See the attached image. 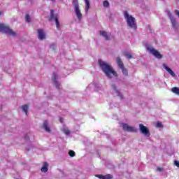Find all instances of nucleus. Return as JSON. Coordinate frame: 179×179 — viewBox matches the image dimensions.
<instances>
[{
  "mask_svg": "<svg viewBox=\"0 0 179 179\" xmlns=\"http://www.w3.org/2000/svg\"><path fill=\"white\" fill-rule=\"evenodd\" d=\"M99 64L100 65V68L102 69L103 72L105 73V75L107 76V78H109V79H111V78H117V72L114 71L113 66L107 64V62L102 61L101 59L99 60Z\"/></svg>",
  "mask_w": 179,
  "mask_h": 179,
  "instance_id": "nucleus-1",
  "label": "nucleus"
},
{
  "mask_svg": "<svg viewBox=\"0 0 179 179\" xmlns=\"http://www.w3.org/2000/svg\"><path fill=\"white\" fill-rule=\"evenodd\" d=\"M124 17L127 22L128 27L133 29V30H136V20L132 15L128 13V11L124 12Z\"/></svg>",
  "mask_w": 179,
  "mask_h": 179,
  "instance_id": "nucleus-2",
  "label": "nucleus"
},
{
  "mask_svg": "<svg viewBox=\"0 0 179 179\" xmlns=\"http://www.w3.org/2000/svg\"><path fill=\"white\" fill-rule=\"evenodd\" d=\"M73 5L74 9V13L78 20L80 22L83 19V15L80 11V6H79V1L78 0H73Z\"/></svg>",
  "mask_w": 179,
  "mask_h": 179,
  "instance_id": "nucleus-3",
  "label": "nucleus"
},
{
  "mask_svg": "<svg viewBox=\"0 0 179 179\" xmlns=\"http://www.w3.org/2000/svg\"><path fill=\"white\" fill-rule=\"evenodd\" d=\"M145 48L147 51L155 57V58H157L158 59H162V58H163V55H162L159 51L156 50V49H155L152 45L146 44Z\"/></svg>",
  "mask_w": 179,
  "mask_h": 179,
  "instance_id": "nucleus-4",
  "label": "nucleus"
},
{
  "mask_svg": "<svg viewBox=\"0 0 179 179\" xmlns=\"http://www.w3.org/2000/svg\"><path fill=\"white\" fill-rule=\"evenodd\" d=\"M0 31L1 33H6V34H8V36H12L13 37H15V36H16V33H15L13 30H12L10 28H9L8 26L5 24L0 23Z\"/></svg>",
  "mask_w": 179,
  "mask_h": 179,
  "instance_id": "nucleus-5",
  "label": "nucleus"
},
{
  "mask_svg": "<svg viewBox=\"0 0 179 179\" xmlns=\"http://www.w3.org/2000/svg\"><path fill=\"white\" fill-rule=\"evenodd\" d=\"M116 62H117V64L119 68H120V69H122L123 75L124 76H128V70H127V69L124 68V63L121 60V58L117 57Z\"/></svg>",
  "mask_w": 179,
  "mask_h": 179,
  "instance_id": "nucleus-6",
  "label": "nucleus"
},
{
  "mask_svg": "<svg viewBox=\"0 0 179 179\" xmlns=\"http://www.w3.org/2000/svg\"><path fill=\"white\" fill-rule=\"evenodd\" d=\"M139 129L141 134L144 135V136H146L147 138L150 136V132L149 131V129L146 127V126L143 125V124H139Z\"/></svg>",
  "mask_w": 179,
  "mask_h": 179,
  "instance_id": "nucleus-7",
  "label": "nucleus"
},
{
  "mask_svg": "<svg viewBox=\"0 0 179 179\" xmlns=\"http://www.w3.org/2000/svg\"><path fill=\"white\" fill-rule=\"evenodd\" d=\"M120 127H122L123 131H127V132H135L136 131L135 127H131L127 123H122Z\"/></svg>",
  "mask_w": 179,
  "mask_h": 179,
  "instance_id": "nucleus-8",
  "label": "nucleus"
},
{
  "mask_svg": "<svg viewBox=\"0 0 179 179\" xmlns=\"http://www.w3.org/2000/svg\"><path fill=\"white\" fill-rule=\"evenodd\" d=\"M57 79H58V74H57V73H53L52 76V82L55 86H56L57 89H61V85L59 83H58V81H57Z\"/></svg>",
  "mask_w": 179,
  "mask_h": 179,
  "instance_id": "nucleus-9",
  "label": "nucleus"
},
{
  "mask_svg": "<svg viewBox=\"0 0 179 179\" xmlns=\"http://www.w3.org/2000/svg\"><path fill=\"white\" fill-rule=\"evenodd\" d=\"M50 20H54L56 23V27L57 29H59V21L58 20V17H57V15H54V10H50Z\"/></svg>",
  "mask_w": 179,
  "mask_h": 179,
  "instance_id": "nucleus-10",
  "label": "nucleus"
},
{
  "mask_svg": "<svg viewBox=\"0 0 179 179\" xmlns=\"http://www.w3.org/2000/svg\"><path fill=\"white\" fill-rule=\"evenodd\" d=\"M167 13H168V16L172 23L173 27H174V29H177V27H178V23H177V21L176 20L174 17H173V15H171V13H170V11H168Z\"/></svg>",
  "mask_w": 179,
  "mask_h": 179,
  "instance_id": "nucleus-11",
  "label": "nucleus"
},
{
  "mask_svg": "<svg viewBox=\"0 0 179 179\" xmlns=\"http://www.w3.org/2000/svg\"><path fill=\"white\" fill-rule=\"evenodd\" d=\"M112 89L115 96H118L120 99H122V94L120 92V90L117 89V86L115 84L112 85Z\"/></svg>",
  "mask_w": 179,
  "mask_h": 179,
  "instance_id": "nucleus-12",
  "label": "nucleus"
},
{
  "mask_svg": "<svg viewBox=\"0 0 179 179\" xmlns=\"http://www.w3.org/2000/svg\"><path fill=\"white\" fill-rule=\"evenodd\" d=\"M163 67L164 68V69H166V71H167V72L169 73V75H171V76H172L173 78L176 77V73H174V71H173V70L170 69L169 66H167V65L164 64Z\"/></svg>",
  "mask_w": 179,
  "mask_h": 179,
  "instance_id": "nucleus-13",
  "label": "nucleus"
},
{
  "mask_svg": "<svg viewBox=\"0 0 179 179\" xmlns=\"http://www.w3.org/2000/svg\"><path fill=\"white\" fill-rule=\"evenodd\" d=\"M38 37L39 40H44L45 38V32L43 29H38Z\"/></svg>",
  "mask_w": 179,
  "mask_h": 179,
  "instance_id": "nucleus-14",
  "label": "nucleus"
},
{
  "mask_svg": "<svg viewBox=\"0 0 179 179\" xmlns=\"http://www.w3.org/2000/svg\"><path fill=\"white\" fill-rule=\"evenodd\" d=\"M43 128L46 132H51V128L48 126V121L45 120L43 122Z\"/></svg>",
  "mask_w": 179,
  "mask_h": 179,
  "instance_id": "nucleus-15",
  "label": "nucleus"
},
{
  "mask_svg": "<svg viewBox=\"0 0 179 179\" xmlns=\"http://www.w3.org/2000/svg\"><path fill=\"white\" fill-rule=\"evenodd\" d=\"M41 171H42V173H47V171H48V163L43 162V165L41 169Z\"/></svg>",
  "mask_w": 179,
  "mask_h": 179,
  "instance_id": "nucleus-16",
  "label": "nucleus"
},
{
  "mask_svg": "<svg viewBox=\"0 0 179 179\" xmlns=\"http://www.w3.org/2000/svg\"><path fill=\"white\" fill-rule=\"evenodd\" d=\"M99 87H100V84H90L88 86V89H94V90H95L96 92L99 90Z\"/></svg>",
  "mask_w": 179,
  "mask_h": 179,
  "instance_id": "nucleus-17",
  "label": "nucleus"
},
{
  "mask_svg": "<svg viewBox=\"0 0 179 179\" xmlns=\"http://www.w3.org/2000/svg\"><path fill=\"white\" fill-rule=\"evenodd\" d=\"M85 3V13H87L89 12V10L90 9V1L89 0H84Z\"/></svg>",
  "mask_w": 179,
  "mask_h": 179,
  "instance_id": "nucleus-18",
  "label": "nucleus"
},
{
  "mask_svg": "<svg viewBox=\"0 0 179 179\" xmlns=\"http://www.w3.org/2000/svg\"><path fill=\"white\" fill-rule=\"evenodd\" d=\"M100 35L102 36V37H103L105 38V40H108V34H107V32L104 31H100Z\"/></svg>",
  "mask_w": 179,
  "mask_h": 179,
  "instance_id": "nucleus-19",
  "label": "nucleus"
},
{
  "mask_svg": "<svg viewBox=\"0 0 179 179\" xmlns=\"http://www.w3.org/2000/svg\"><path fill=\"white\" fill-rule=\"evenodd\" d=\"M124 55L125 57L127 58V59H131L134 58V56H132V55L129 52H124Z\"/></svg>",
  "mask_w": 179,
  "mask_h": 179,
  "instance_id": "nucleus-20",
  "label": "nucleus"
},
{
  "mask_svg": "<svg viewBox=\"0 0 179 179\" xmlns=\"http://www.w3.org/2000/svg\"><path fill=\"white\" fill-rule=\"evenodd\" d=\"M62 132H64V134H65V135H69V134H71V131H69V129H68V127H64L62 129Z\"/></svg>",
  "mask_w": 179,
  "mask_h": 179,
  "instance_id": "nucleus-21",
  "label": "nucleus"
},
{
  "mask_svg": "<svg viewBox=\"0 0 179 179\" xmlns=\"http://www.w3.org/2000/svg\"><path fill=\"white\" fill-rule=\"evenodd\" d=\"M171 91L173 92V93H175V94H177L178 96H179V88L177 87H174L172 88Z\"/></svg>",
  "mask_w": 179,
  "mask_h": 179,
  "instance_id": "nucleus-22",
  "label": "nucleus"
},
{
  "mask_svg": "<svg viewBox=\"0 0 179 179\" xmlns=\"http://www.w3.org/2000/svg\"><path fill=\"white\" fill-rule=\"evenodd\" d=\"M22 111H24V113H25L26 115H27V111L29 110V106L27 105H24L22 106Z\"/></svg>",
  "mask_w": 179,
  "mask_h": 179,
  "instance_id": "nucleus-23",
  "label": "nucleus"
},
{
  "mask_svg": "<svg viewBox=\"0 0 179 179\" xmlns=\"http://www.w3.org/2000/svg\"><path fill=\"white\" fill-rule=\"evenodd\" d=\"M69 156H70L71 157H75V156H76V153L75 152V151L70 150L69 151Z\"/></svg>",
  "mask_w": 179,
  "mask_h": 179,
  "instance_id": "nucleus-24",
  "label": "nucleus"
},
{
  "mask_svg": "<svg viewBox=\"0 0 179 179\" xmlns=\"http://www.w3.org/2000/svg\"><path fill=\"white\" fill-rule=\"evenodd\" d=\"M103 179H113V176L111 174H107L103 176Z\"/></svg>",
  "mask_w": 179,
  "mask_h": 179,
  "instance_id": "nucleus-25",
  "label": "nucleus"
},
{
  "mask_svg": "<svg viewBox=\"0 0 179 179\" xmlns=\"http://www.w3.org/2000/svg\"><path fill=\"white\" fill-rule=\"evenodd\" d=\"M103 5L104 8H108L110 6V3L108 2V1H104Z\"/></svg>",
  "mask_w": 179,
  "mask_h": 179,
  "instance_id": "nucleus-26",
  "label": "nucleus"
},
{
  "mask_svg": "<svg viewBox=\"0 0 179 179\" xmlns=\"http://www.w3.org/2000/svg\"><path fill=\"white\" fill-rule=\"evenodd\" d=\"M157 128H163V124L160 122H157L155 124Z\"/></svg>",
  "mask_w": 179,
  "mask_h": 179,
  "instance_id": "nucleus-27",
  "label": "nucleus"
},
{
  "mask_svg": "<svg viewBox=\"0 0 179 179\" xmlns=\"http://www.w3.org/2000/svg\"><path fill=\"white\" fill-rule=\"evenodd\" d=\"M25 20L28 23H30V15H29V14H26Z\"/></svg>",
  "mask_w": 179,
  "mask_h": 179,
  "instance_id": "nucleus-28",
  "label": "nucleus"
},
{
  "mask_svg": "<svg viewBox=\"0 0 179 179\" xmlns=\"http://www.w3.org/2000/svg\"><path fill=\"white\" fill-rule=\"evenodd\" d=\"M174 164L176 166V167L179 168V161L175 160L174 161Z\"/></svg>",
  "mask_w": 179,
  "mask_h": 179,
  "instance_id": "nucleus-29",
  "label": "nucleus"
},
{
  "mask_svg": "<svg viewBox=\"0 0 179 179\" xmlns=\"http://www.w3.org/2000/svg\"><path fill=\"white\" fill-rule=\"evenodd\" d=\"M95 177H97L98 178L103 179V178L104 177V176H103V175H96Z\"/></svg>",
  "mask_w": 179,
  "mask_h": 179,
  "instance_id": "nucleus-30",
  "label": "nucleus"
},
{
  "mask_svg": "<svg viewBox=\"0 0 179 179\" xmlns=\"http://www.w3.org/2000/svg\"><path fill=\"white\" fill-rule=\"evenodd\" d=\"M50 48L52 50H55V45H54V44L50 45Z\"/></svg>",
  "mask_w": 179,
  "mask_h": 179,
  "instance_id": "nucleus-31",
  "label": "nucleus"
},
{
  "mask_svg": "<svg viewBox=\"0 0 179 179\" xmlns=\"http://www.w3.org/2000/svg\"><path fill=\"white\" fill-rule=\"evenodd\" d=\"M157 171H162V168H160V167L157 168Z\"/></svg>",
  "mask_w": 179,
  "mask_h": 179,
  "instance_id": "nucleus-32",
  "label": "nucleus"
},
{
  "mask_svg": "<svg viewBox=\"0 0 179 179\" xmlns=\"http://www.w3.org/2000/svg\"><path fill=\"white\" fill-rule=\"evenodd\" d=\"M60 122H62V124L64 122V119L62 117L60 118Z\"/></svg>",
  "mask_w": 179,
  "mask_h": 179,
  "instance_id": "nucleus-33",
  "label": "nucleus"
},
{
  "mask_svg": "<svg viewBox=\"0 0 179 179\" xmlns=\"http://www.w3.org/2000/svg\"><path fill=\"white\" fill-rule=\"evenodd\" d=\"M25 139H26V141H28L29 137L26 136V137H25Z\"/></svg>",
  "mask_w": 179,
  "mask_h": 179,
  "instance_id": "nucleus-34",
  "label": "nucleus"
},
{
  "mask_svg": "<svg viewBox=\"0 0 179 179\" xmlns=\"http://www.w3.org/2000/svg\"><path fill=\"white\" fill-rule=\"evenodd\" d=\"M51 2H55V0H50Z\"/></svg>",
  "mask_w": 179,
  "mask_h": 179,
  "instance_id": "nucleus-35",
  "label": "nucleus"
},
{
  "mask_svg": "<svg viewBox=\"0 0 179 179\" xmlns=\"http://www.w3.org/2000/svg\"><path fill=\"white\" fill-rule=\"evenodd\" d=\"M27 150H30V149H27Z\"/></svg>",
  "mask_w": 179,
  "mask_h": 179,
  "instance_id": "nucleus-36",
  "label": "nucleus"
},
{
  "mask_svg": "<svg viewBox=\"0 0 179 179\" xmlns=\"http://www.w3.org/2000/svg\"><path fill=\"white\" fill-rule=\"evenodd\" d=\"M0 15H1V12H0Z\"/></svg>",
  "mask_w": 179,
  "mask_h": 179,
  "instance_id": "nucleus-37",
  "label": "nucleus"
}]
</instances>
